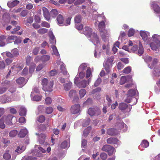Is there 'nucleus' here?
<instances>
[{
  "mask_svg": "<svg viewBox=\"0 0 160 160\" xmlns=\"http://www.w3.org/2000/svg\"><path fill=\"white\" fill-rule=\"evenodd\" d=\"M99 29L100 32V35L102 40L105 41L107 37H108V34L106 30H105V22L102 21L99 22L98 24Z\"/></svg>",
  "mask_w": 160,
  "mask_h": 160,
  "instance_id": "1",
  "label": "nucleus"
},
{
  "mask_svg": "<svg viewBox=\"0 0 160 160\" xmlns=\"http://www.w3.org/2000/svg\"><path fill=\"white\" fill-rule=\"evenodd\" d=\"M71 18L68 17L65 21V18L62 15L59 14L57 17L56 21L57 24L60 26H68L70 24Z\"/></svg>",
  "mask_w": 160,
  "mask_h": 160,
  "instance_id": "2",
  "label": "nucleus"
},
{
  "mask_svg": "<svg viewBox=\"0 0 160 160\" xmlns=\"http://www.w3.org/2000/svg\"><path fill=\"white\" fill-rule=\"evenodd\" d=\"M158 37L157 35H153L152 37L153 39V41L150 44L151 49L156 51H157V49H158L160 46V41L158 39Z\"/></svg>",
  "mask_w": 160,
  "mask_h": 160,
  "instance_id": "3",
  "label": "nucleus"
},
{
  "mask_svg": "<svg viewBox=\"0 0 160 160\" xmlns=\"http://www.w3.org/2000/svg\"><path fill=\"white\" fill-rule=\"evenodd\" d=\"M102 151L108 153L109 156H111L115 152V149L110 145L106 144L103 145L101 148Z\"/></svg>",
  "mask_w": 160,
  "mask_h": 160,
  "instance_id": "4",
  "label": "nucleus"
},
{
  "mask_svg": "<svg viewBox=\"0 0 160 160\" xmlns=\"http://www.w3.org/2000/svg\"><path fill=\"white\" fill-rule=\"evenodd\" d=\"M2 117L4 120L5 121L6 124L8 125H12L15 123L17 121L16 117L11 115H4Z\"/></svg>",
  "mask_w": 160,
  "mask_h": 160,
  "instance_id": "5",
  "label": "nucleus"
},
{
  "mask_svg": "<svg viewBox=\"0 0 160 160\" xmlns=\"http://www.w3.org/2000/svg\"><path fill=\"white\" fill-rule=\"evenodd\" d=\"M100 109L97 107L95 108H89L88 110V113L91 116H98L101 114Z\"/></svg>",
  "mask_w": 160,
  "mask_h": 160,
  "instance_id": "6",
  "label": "nucleus"
},
{
  "mask_svg": "<svg viewBox=\"0 0 160 160\" xmlns=\"http://www.w3.org/2000/svg\"><path fill=\"white\" fill-rule=\"evenodd\" d=\"M132 108L131 106L128 107L127 104L124 102L120 103L118 105L119 109L124 112H130Z\"/></svg>",
  "mask_w": 160,
  "mask_h": 160,
  "instance_id": "7",
  "label": "nucleus"
},
{
  "mask_svg": "<svg viewBox=\"0 0 160 160\" xmlns=\"http://www.w3.org/2000/svg\"><path fill=\"white\" fill-rule=\"evenodd\" d=\"M80 106L79 104H74L71 107L70 109L71 113L72 114H76L78 113L80 110Z\"/></svg>",
  "mask_w": 160,
  "mask_h": 160,
  "instance_id": "8",
  "label": "nucleus"
},
{
  "mask_svg": "<svg viewBox=\"0 0 160 160\" xmlns=\"http://www.w3.org/2000/svg\"><path fill=\"white\" fill-rule=\"evenodd\" d=\"M42 10L44 17L47 21H49L51 18V15L48 9L45 7H43Z\"/></svg>",
  "mask_w": 160,
  "mask_h": 160,
  "instance_id": "9",
  "label": "nucleus"
},
{
  "mask_svg": "<svg viewBox=\"0 0 160 160\" xmlns=\"http://www.w3.org/2000/svg\"><path fill=\"white\" fill-rule=\"evenodd\" d=\"M107 133L109 135L114 136L118 135V133L116 129L111 128L107 129Z\"/></svg>",
  "mask_w": 160,
  "mask_h": 160,
  "instance_id": "10",
  "label": "nucleus"
},
{
  "mask_svg": "<svg viewBox=\"0 0 160 160\" xmlns=\"http://www.w3.org/2000/svg\"><path fill=\"white\" fill-rule=\"evenodd\" d=\"M83 31L84 34L88 37H90L92 34L91 28L88 26H86L83 28Z\"/></svg>",
  "mask_w": 160,
  "mask_h": 160,
  "instance_id": "11",
  "label": "nucleus"
},
{
  "mask_svg": "<svg viewBox=\"0 0 160 160\" xmlns=\"http://www.w3.org/2000/svg\"><path fill=\"white\" fill-rule=\"evenodd\" d=\"M92 41L94 45L96 46H98V44L100 43V41L97 34L94 33L92 34Z\"/></svg>",
  "mask_w": 160,
  "mask_h": 160,
  "instance_id": "12",
  "label": "nucleus"
},
{
  "mask_svg": "<svg viewBox=\"0 0 160 160\" xmlns=\"http://www.w3.org/2000/svg\"><path fill=\"white\" fill-rule=\"evenodd\" d=\"M125 126L126 127V125L122 120H120L119 121L117 122L115 125V127L117 129L121 130L124 128Z\"/></svg>",
  "mask_w": 160,
  "mask_h": 160,
  "instance_id": "13",
  "label": "nucleus"
},
{
  "mask_svg": "<svg viewBox=\"0 0 160 160\" xmlns=\"http://www.w3.org/2000/svg\"><path fill=\"white\" fill-rule=\"evenodd\" d=\"M53 85V81L52 80L50 81L48 84L46 85L47 89L46 90H45L44 88H42V89L45 92H51L52 91Z\"/></svg>",
  "mask_w": 160,
  "mask_h": 160,
  "instance_id": "14",
  "label": "nucleus"
},
{
  "mask_svg": "<svg viewBox=\"0 0 160 160\" xmlns=\"http://www.w3.org/2000/svg\"><path fill=\"white\" fill-rule=\"evenodd\" d=\"M118 139L117 138L111 137L108 138L107 140V142L109 144H117Z\"/></svg>",
  "mask_w": 160,
  "mask_h": 160,
  "instance_id": "15",
  "label": "nucleus"
},
{
  "mask_svg": "<svg viewBox=\"0 0 160 160\" xmlns=\"http://www.w3.org/2000/svg\"><path fill=\"white\" fill-rule=\"evenodd\" d=\"M151 7L153 8L154 11L157 13H160V8L159 6L155 2H152V3L151 5Z\"/></svg>",
  "mask_w": 160,
  "mask_h": 160,
  "instance_id": "16",
  "label": "nucleus"
},
{
  "mask_svg": "<svg viewBox=\"0 0 160 160\" xmlns=\"http://www.w3.org/2000/svg\"><path fill=\"white\" fill-rule=\"evenodd\" d=\"M28 131L26 129H21L19 132L18 136L20 138H24L28 133Z\"/></svg>",
  "mask_w": 160,
  "mask_h": 160,
  "instance_id": "17",
  "label": "nucleus"
},
{
  "mask_svg": "<svg viewBox=\"0 0 160 160\" xmlns=\"http://www.w3.org/2000/svg\"><path fill=\"white\" fill-rule=\"evenodd\" d=\"M90 81V79H89L88 81L83 80L79 82V85L82 88H85L88 85Z\"/></svg>",
  "mask_w": 160,
  "mask_h": 160,
  "instance_id": "18",
  "label": "nucleus"
},
{
  "mask_svg": "<svg viewBox=\"0 0 160 160\" xmlns=\"http://www.w3.org/2000/svg\"><path fill=\"white\" fill-rule=\"evenodd\" d=\"M46 136L45 134H41L39 136L38 141L40 144H43L45 142Z\"/></svg>",
  "mask_w": 160,
  "mask_h": 160,
  "instance_id": "19",
  "label": "nucleus"
},
{
  "mask_svg": "<svg viewBox=\"0 0 160 160\" xmlns=\"http://www.w3.org/2000/svg\"><path fill=\"white\" fill-rule=\"evenodd\" d=\"M16 82L18 84L23 86L26 84L25 78L23 77H20L16 80Z\"/></svg>",
  "mask_w": 160,
  "mask_h": 160,
  "instance_id": "20",
  "label": "nucleus"
},
{
  "mask_svg": "<svg viewBox=\"0 0 160 160\" xmlns=\"http://www.w3.org/2000/svg\"><path fill=\"white\" fill-rule=\"evenodd\" d=\"M33 94V92H32L31 93V98L33 101H39L41 100L42 97V96L35 95L33 97H32Z\"/></svg>",
  "mask_w": 160,
  "mask_h": 160,
  "instance_id": "21",
  "label": "nucleus"
},
{
  "mask_svg": "<svg viewBox=\"0 0 160 160\" xmlns=\"http://www.w3.org/2000/svg\"><path fill=\"white\" fill-rule=\"evenodd\" d=\"M27 110L25 108L23 107H20L19 111V114L21 116H25L26 114Z\"/></svg>",
  "mask_w": 160,
  "mask_h": 160,
  "instance_id": "22",
  "label": "nucleus"
},
{
  "mask_svg": "<svg viewBox=\"0 0 160 160\" xmlns=\"http://www.w3.org/2000/svg\"><path fill=\"white\" fill-rule=\"evenodd\" d=\"M19 3V1L16 0H14L12 2H9L8 3V7L12 8L16 6Z\"/></svg>",
  "mask_w": 160,
  "mask_h": 160,
  "instance_id": "23",
  "label": "nucleus"
},
{
  "mask_svg": "<svg viewBox=\"0 0 160 160\" xmlns=\"http://www.w3.org/2000/svg\"><path fill=\"white\" fill-rule=\"evenodd\" d=\"M91 128V127L90 126L87 128L83 131V136L84 137H87L88 135Z\"/></svg>",
  "mask_w": 160,
  "mask_h": 160,
  "instance_id": "24",
  "label": "nucleus"
},
{
  "mask_svg": "<svg viewBox=\"0 0 160 160\" xmlns=\"http://www.w3.org/2000/svg\"><path fill=\"white\" fill-rule=\"evenodd\" d=\"M6 38L4 35H2L0 36V46L3 47L5 46V44L4 41Z\"/></svg>",
  "mask_w": 160,
  "mask_h": 160,
  "instance_id": "25",
  "label": "nucleus"
},
{
  "mask_svg": "<svg viewBox=\"0 0 160 160\" xmlns=\"http://www.w3.org/2000/svg\"><path fill=\"white\" fill-rule=\"evenodd\" d=\"M49 82H48V80L47 78L43 79L42 82V84L43 86L42 88H44L45 90L47 89V87L46 85L48 84Z\"/></svg>",
  "mask_w": 160,
  "mask_h": 160,
  "instance_id": "26",
  "label": "nucleus"
},
{
  "mask_svg": "<svg viewBox=\"0 0 160 160\" xmlns=\"http://www.w3.org/2000/svg\"><path fill=\"white\" fill-rule=\"evenodd\" d=\"M25 149V148L23 146L20 145L17 147L15 151L18 153H20L22 152Z\"/></svg>",
  "mask_w": 160,
  "mask_h": 160,
  "instance_id": "27",
  "label": "nucleus"
},
{
  "mask_svg": "<svg viewBox=\"0 0 160 160\" xmlns=\"http://www.w3.org/2000/svg\"><path fill=\"white\" fill-rule=\"evenodd\" d=\"M144 52V49L143 47L141 44V42H139V49L138 52V54L139 56L143 54Z\"/></svg>",
  "mask_w": 160,
  "mask_h": 160,
  "instance_id": "28",
  "label": "nucleus"
},
{
  "mask_svg": "<svg viewBox=\"0 0 160 160\" xmlns=\"http://www.w3.org/2000/svg\"><path fill=\"white\" fill-rule=\"evenodd\" d=\"M58 12L56 9H52L50 12V15L51 17L53 18H55L58 15Z\"/></svg>",
  "mask_w": 160,
  "mask_h": 160,
  "instance_id": "29",
  "label": "nucleus"
},
{
  "mask_svg": "<svg viewBox=\"0 0 160 160\" xmlns=\"http://www.w3.org/2000/svg\"><path fill=\"white\" fill-rule=\"evenodd\" d=\"M72 83L71 82L66 83L63 85L64 89L66 91H68L70 90L72 87Z\"/></svg>",
  "mask_w": 160,
  "mask_h": 160,
  "instance_id": "30",
  "label": "nucleus"
},
{
  "mask_svg": "<svg viewBox=\"0 0 160 160\" xmlns=\"http://www.w3.org/2000/svg\"><path fill=\"white\" fill-rule=\"evenodd\" d=\"M35 67L36 64L32 62L31 63L29 68V73L31 74L33 72Z\"/></svg>",
  "mask_w": 160,
  "mask_h": 160,
  "instance_id": "31",
  "label": "nucleus"
},
{
  "mask_svg": "<svg viewBox=\"0 0 160 160\" xmlns=\"http://www.w3.org/2000/svg\"><path fill=\"white\" fill-rule=\"evenodd\" d=\"M140 36L142 38L144 41H145L147 39V35L146 33L144 31H141L140 32Z\"/></svg>",
  "mask_w": 160,
  "mask_h": 160,
  "instance_id": "32",
  "label": "nucleus"
},
{
  "mask_svg": "<svg viewBox=\"0 0 160 160\" xmlns=\"http://www.w3.org/2000/svg\"><path fill=\"white\" fill-rule=\"evenodd\" d=\"M50 57L48 55H43L41 57V60L42 62H45L48 61L50 59Z\"/></svg>",
  "mask_w": 160,
  "mask_h": 160,
  "instance_id": "33",
  "label": "nucleus"
},
{
  "mask_svg": "<svg viewBox=\"0 0 160 160\" xmlns=\"http://www.w3.org/2000/svg\"><path fill=\"white\" fill-rule=\"evenodd\" d=\"M0 98L2 103H5L7 102L8 96L6 95L5 94L2 96Z\"/></svg>",
  "mask_w": 160,
  "mask_h": 160,
  "instance_id": "34",
  "label": "nucleus"
},
{
  "mask_svg": "<svg viewBox=\"0 0 160 160\" xmlns=\"http://www.w3.org/2000/svg\"><path fill=\"white\" fill-rule=\"evenodd\" d=\"M136 91L133 89H131L129 90L128 92L127 95H128L132 97L136 94Z\"/></svg>",
  "mask_w": 160,
  "mask_h": 160,
  "instance_id": "35",
  "label": "nucleus"
},
{
  "mask_svg": "<svg viewBox=\"0 0 160 160\" xmlns=\"http://www.w3.org/2000/svg\"><path fill=\"white\" fill-rule=\"evenodd\" d=\"M48 29L44 28H40L38 30V33L40 34H43L48 32Z\"/></svg>",
  "mask_w": 160,
  "mask_h": 160,
  "instance_id": "36",
  "label": "nucleus"
},
{
  "mask_svg": "<svg viewBox=\"0 0 160 160\" xmlns=\"http://www.w3.org/2000/svg\"><path fill=\"white\" fill-rule=\"evenodd\" d=\"M2 85L4 88H7V89L10 86V83L9 81L7 80L3 82H2Z\"/></svg>",
  "mask_w": 160,
  "mask_h": 160,
  "instance_id": "37",
  "label": "nucleus"
},
{
  "mask_svg": "<svg viewBox=\"0 0 160 160\" xmlns=\"http://www.w3.org/2000/svg\"><path fill=\"white\" fill-rule=\"evenodd\" d=\"M113 60H114L113 56H111L110 57L108 58L107 59L105 63H106V64H109V65H112V62H113Z\"/></svg>",
  "mask_w": 160,
  "mask_h": 160,
  "instance_id": "38",
  "label": "nucleus"
},
{
  "mask_svg": "<svg viewBox=\"0 0 160 160\" xmlns=\"http://www.w3.org/2000/svg\"><path fill=\"white\" fill-rule=\"evenodd\" d=\"M18 131L15 130L11 131L9 133V136L11 137H15L18 134Z\"/></svg>",
  "mask_w": 160,
  "mask_h": 160,
  "instance_id": "39",
  "label": "nucleus"
},
{
  "mask_svg": "<svg viewBox=\"0 0 160 160\" xmlns=\"http://www.w3.org/2000/svg\"><path fill=\"white\" fill-rule=\"evenodd\" d=\"M131 67L129 66L125 68L122 71V72L124 73L128 74L131 72Z\"/></svg>",
  "mask_w": 160,
  "mask_h": 160,
  "instance_id": "40",
  "label": "nucleus"
},
{
  "mask_svg": "<svg viewBox=\"0 0 160 160\" xmlns=\"http://www.w3.org/2000/svg\"><path fill=\"white\" fill-rule=\"evenodd\" d=\"M9 150L8 152L7 151L6 152L3 154V157L6 160H9L11 158V156L10 154L8 153Z\"/></svg>",
  "mask_w": 160,
  "mask_h": 160,
  "instance_id": "41",
  "label": "nucleus"
},
{
  "mask_svg": "<svg viewBox=\"0 0 160 160\" xmlns=\"http://www.w3.org/2000/svg\"><path fill=\"white\" fill-rule=\"evenodd\" d=\"M103 65L105 67V69L106 72L108 73L109 72L110 70V68H111L112 65L106 63L104 64Z\"/></svg>",
  "mask_w": 160,
  "mask_h": 160,
  "instance_id": "42",
  "label": "nucleus"
},
{
  "mask_svg": "<svg viewBox=\"0 0 160 160\" xmlns=\"http://www.w3.org/2000/svg\"><path fill=\"white\" fill-rule=\"evenodd\" d=\"M149 142L147 141L144 140L142 142L141 146L142 147L146 148L149 146Z\"/></svg>",
  "mask_w": 160,
  "mask_h": 160,
  "instance_id": "43",
  "label": "nucleus"
},
{
  "mask_svg": "<svg viewBox=\"0 0 160 160\" xmlns=\"http://www.w3.org/2000/svg\"><path fill=\"white\" fill-rule=\"evenodd\" d=\"M75 22L76 23H79L81 21V15H78L75 17L74 18Z\"/></svg>",
  "mask_w": 160,
  "mask_h": 160,
  "instance_id": "44",
  "label": "nucleus"
},
{
  "mask_svg": "<svg viewBox=\"0 0 160 160\" xmlns=\"http://www.w3.org/2000/svg\"><path fill=\"white\" fill-rule=\"evenodd\" d=\"M61 148L62 149L66 148L68 147V142L66 141H63L61 144L60 145Z\"/></svg>",
  "mask_w": 160,
  "mask_h": 160,
  "instance_id": "45",
  "label": "nucleus"
},
{
  "mask_svg": "<svg viewBox=\"0 0 160 160\" xmlns=\"http://www.w3.org/2000/svg\"><path fill=\"white\" fill-rule=\"evenodd\" d=\"M52 48L54 54L57 56H58L59 55V53L56 47L55 46L53 45Z\"/></svg>",
  "mask_w": 160,
  "mask_h": 160,
  "instance_id": "46",
  "label": "nucleus"
},
{
  "mask_svg": "<svg viewBox=\"0 0 160 160\" xmlns=\"http://www.w3.org/2000/svg\"><path fill=\"white\" fill-rule=\"evenodd\" d=\"M12 55L13 57H17L19 54L18 50L17 48H15L13 49L12 51Z\"/></svg>",
  "mask_w": 160,
  "mask_h": 160,
  "instance_id": "47",
  "label": "nucleus"
},
{
  "mask_svg": "<svg viewBox=\"0 0 160 160\" xmlns=\"http://www.w3.org/2000/svg\"><path fill=\"white\" fill-rule=\"evenodd\" d=\"M127 81L126 77L125 76H122L120 80V84L121 85L124 84Z\"/></svg>",
  "mask_w": 160,
  "mask_h": 160,
  "instance_id": "48",
  "label": "nucleus"
},
{
  "mask_svg": "<svg viewBox=\"0 0 160 160\" xmlns=\"http://www.w3.org/2000/svg\"><path fill=\"white\" fill-rule=\"evenodd\" d=\"M4 120L3 117L0 120V128L3 129L5 127V124L4 123Z\"/></svg>",
  "mask_w": 160,
  "mask_h": 160,
  "instance_id": "49",
  "label": "nucleus"
},
{
  "mask_svg": "<svg viewBox=\"0 0 160 160\" xmlns=\"http://www.w3.org/2000/svg\"><path fill=\"white\" fill-rule=\"evenodd\" d=\"M45 120V118L43 115L40 116L38 118L37 120L40 123L44 122Z\"/></svg>",
  "mask_w": 160,
  "mask_h": 160,
  "instance_id": "50",
  "label": "nucleus"
},
{
  "mask_svg": "<svg viewBox=\"0 0 160 160\" xmlns=\"http://www.w3.org/2000/svg\"><path fill=\"white\" fill-rule=\"evenodd\" d=\"M86 92L84 89H81L79 91V94L81 98L83 97L86 93Z\"/></svg>",
  "mask_w": 160,
  "mask_h": 160,
  "instance_id": "51",
  "label": "nucleus"
},
{
  "mask_svg": "<svg viewBox=\"0 0 160 160\" xmlns=\"http://www.w3.org/2000/svg\"><path fill=\"white\" fill-rule=\"evenodd\" d=\"M17 38V36H16L11 35L9 36L7 38V41L8 42H11V40H14Z\"/></svg>",
  "mask_w": 160,
  "mask_h": 160,
  "instance_id": "52",
  "label": "nucleus"
},
{
  "mask_svg": "<svg viewBox=\"0 0 160 160\" xmlns=\"http://www.w3.org/2000/svg\"><path fill=\"white\" fill-rule=\"evenodd\" d=\"M106 99L108 102V106H109L112 103V100L111 98L108 95H107L106 96Z\"/></svg>",
  "mask_w": 160,
  "mask_h": 160,
  "instance_id": "53",
  "label": "nucleus"
},
{
  "mask_svg": "<svg viewBox=\"0 0 160 160\" xmlns=\"http://www.w3.org/2000/svg\"><path fill=\"white\" fill-rule=\"evenodd\" d=\"M100 156L101 159L103 160H106L108 157L107 154L105 152L101 153Z\"/></svg>",
  "mask_w": 160,
  "mask_h": 160,
  "instance_id": "54",
  "label": "nucleus"
},
{
  "mask_svg": "<svg viewBox=\"0 0 160 160\" xmlns=\"http://www.w3.org/2000/svg\"><path fill=\"white\" fill-rule=\"evenodd\" d=\"M41 25L42 27H45L47 28H49L50 27V25L49 23L45 21L42 22Z\"/></svg>",
  "mask_w": 160,
  "mask_h": 160,
  "instance_id": "55",
  "label": "nucleus"
},
{
  "mask_svg": "<svg viewBox=\"0 0 160 160\" xmlns=\"http://www.w3.org/2000/svg\"><path fill=\"white\" fill-rule=\"evenodd\" d=\"M28 12V11L27 10H24L21 12L20 15L22 16L25 17L27 15Z\"/></svg>",
  "mask_w": 160,
  "mask_h": 160,
  "instance_id": "56",
  "label": "nucleus"
},
{
  "mask_svg": "<svg viewBox=\"0 0 160 160\" xmlns=\"http://www.w3.org/2000/svg\"><path fill=\"white\" fill-rule=\"evenodd\" d=\"M134 30L133 29H130L128 31V36L129 37L132 36L134 35Z\"/></svg>",
  "mask_w": 160,
  "mask_h": 160,
  "instance_id": "57",
  "label": "nucleus"
},
{
  "mask_svg": "<svg viewBox=\"0 0 160 160\" xmlns=\"http://www.w3.org/2000/svg\"><path fill=\"white\" fill-rule=\"evenodd\" d=\"M90 121V119L89 118H87L83 124V126L84 127H87L89 125Z\"/></svg>",
  "mask_w": 160,
  "mask_h": 160,
  "instance_id": "58",
  "label": "nucleus"
},
{
  "mask_svg": "<svg viewBox=\"0 0 160 160\" xmlns=\"http://www.w3.org/2000/svg\"><path fill=\"white\" fill-rule=\"evenodd\" d=\"M53 111V109L51 107H48L46 108V112L48 114H51Z\"/></svg>",
  "mask_w": 160,
  "mask_h": 160,
  "instance_id": "59",
  "label": "nucleus"
},
{
  "mask_svg": "<svg viewBox=\"0 0 160 160\" xmlns=\"http://www.w3.org/2000/svg\"><path fill=\"white\" fill-rule=\"evenodd\" d=\"M102 81V79L100 78H98L97 80L95 82L94 85L95 87L98 86L101 83Z\"/></svg>",
  "mask_w": 160,
  "mask_h": 160,
  "instance_id": "60",
  "label": "nucleus"
},
{
  "mask_svg": "<svg viewBox=\"0 0 160 160\" xmlns=\"http://www.w3.org/2000/svg\"><path fill=\"white\" fill-rule=\"evenodd\" d=\"M34 20L36 22L38 23H40L41 22V19L40 17L37 15L35 16Z\"/></svg>",
  "mask_w": 160,
  "mask_h": 160,
  "instance_id": "61",
  "label": "nucleus"
},
{
  "mask_svg": "<svg viewBox=\"0 0 160 160\" xmlns=\"http://www.w3.org/2000/svg\"><path fill=\"white\" fill-rule=\"evenodd\" d=\"M76 28L77 29L79 30H81L83 27V25L82 24L77 23L75 25Z\"/></svg>",
  "mask_w": 160,
  "mask_h": 160,
  "instance_id": "62",
  "label": "nucleus"
},
{
  "mask_svg": "<svg viewBox=\"0 0 160 160\" xmlns=\"http://www.w3.org/2000/svg\"><path fill=\"white\" fill-rule=\"evenodd\" d=\"M45 101L46 104L49 105L52 102V100L50 98L47 97L45 99Z\"/></svg>",
  "mask_w": 160,
  "mask_h": 160,
  "instance_id": "63",
  "label": "nucleus"
},
{
  "mask_svg": "<svg viewBox=\"0 0 160 160\" xmlns=\"http://www.w3.org/2000/svg\"><path fill=\"white\" fill-rule=\"evenodd\" d=\"M39 48L38 47H35L33 49L32 53L35 55H37L39 51Z\"/></svg>",
  "mask_w": 160,
  "mask_h": 160,
  "instance_id": "64",
  "label": "nucleus"
}]
</instances>
